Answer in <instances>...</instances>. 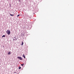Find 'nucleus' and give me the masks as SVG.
Returning a JSON list of instances; mask_svg holds the SVG:
<instances>
[{
	"label": "nucleus",
	"instance_id": "6e6552de",
	"mask_svg": "<svg viewBox=\"0 0 74 74\" xmlns=\"http://www.w3.org/2000/svg\"><path fill=\"white\" fill-rule=\"evenodd\" d=\"M10 16H14V14H10Z\"/></svg>",
	"mask_w": 74,
	"mask_h": 74
},
{
	"label": "nucleus",
	"instance_id": "f257e3e1",
	"mask_svg": "<svg viewBox=\"0 0 74 74\" xmlns=\"http://www.w3.org/2000/svg\"><path fill=\"white\" fill-rule=\"evenodd\" d=\"M18 59L19 60H22V58L21 57H18Z\"/></svg>",
	"mask_w": 74,
	"mask_h": 74
},
{
	"label": "nucleus",
	"instance_id": "423d86ee",
	"mask_svg": "<svg viewBox=\"0 0 74 74\" xmlns=\"http://www.w3.org/2000/svg\"><path fill=\"white\" fill-rule=\"evenodd\" d=\"M22 45H23V42H22Z\"/></svg>",
	"mask_w": 74,
	"mask_h": 74
},
{
	"label": "nucleus",
	"instance_id": "9d476101",
	"mask_svg": "<svg viewBox=\"0 0 74 74\" xmlns=\"http://www.w3.org/2000/svg\"><path fill=\"white\" fill-rule=\"evenodd\" d=\"M19 15H20L19 14V15H18L17 16V17L19 16Z\"/></svg>",
	"mask_w": 74,
	"mask_h": 74
},
{
	"label": "nucleus",
	"instance_id": "7ed1b4c3",
	"mask_svg": "<svg viewBox=\"0 0 74 74\" xmlns=\"http://www.w3.org/2000/svg\"><path fill=\"white\" fill-rule=\"evenodd\" d=\"M23 58H24V59H25V58H26V57H25V55H24V54H23Z\"/></svg>",
	"mask_w": 74,
	"mask_h": 74
},
{
	"label": "nucleus",
	"instance_id": "39448f33",
	"mask_svg": "<svg viewBox=\"0 0 74 74\" xmlns=\"http://www.w3.org/2000/svg\"><path fill=\"white\" fill-rule=\"evenodd\" d=\"M11 54V52H8V55H10Z\"/></svg>",
	"mask_w": 74,
	"mask_h": 74
},
{
	"label": "nucleus",
	"instance_id": "f03ea898",
	"mask_svg": "<svg viewBox=\"0 0 74 74\" xmlns=\"http://www.w3.org/2000/svg\"><path fill=\"white\" fill-rule=\"evenodd\" d=\"M7 34H10V31L8 30Z\"/></svg>",
	"mask_w": 74,
	"mask_h": 74
},
{
	"label": "nucleus",
	"instance_id": "0eeeda50",
	"mask_svg": "<svg viewBox=\"0 0 74 74\" xmlns=\"http://www.w3.org/2000/svg\"><path fill=\"white\" fill-rule=\"evenodd\" d=\"M5 35H3V36H2V37H5Z\"/></svg>",
	"mask_w": 74,
	"mask_h": 74
},
{
	"label": "nucleus",
	"instance_id": "1a4fd4ad",
	"mask_svg": "<svg viewBox=\"0 0 74 74\" xmlns=\"http://www.w3.org/2000/svg\"><path fill=\"white\" fill-rule=\"evenodd\" d=\"M23 65H24V64H21V65L23 66Z\"/></svg>",
	"mask_w": 74,
	"mask_h": 74
},
{
	"label": "nucleus",
	"instance_id": "9b49d317",
	"mask_svg": "<svg viewBox=\"0 0 74 74\" xmlns=\"http://www.w3.org/2000/svg\"><path fill=\"white\" fill-rule=\"evenodd\" d=\"M19 69H21V67H20L19 68Z\"/></svg>",
	"mask_w": 74,
	"mask_h": 74
},
{
	"label": "nucleus",
	"instance_id": "20e7f679",
	"mask_svg": "<svg viewBox=\"0 0 74 74\" xmlns=\"http://www.w3.org/2000/svg\"><path fill=\"white\" fill-rule=\"evenodd\" d=\"M26 18H29V15L27 14L26 15Z\"/></svg>",
	"mask_w": 74,
	"mask_h": 74
}]
</instances>
